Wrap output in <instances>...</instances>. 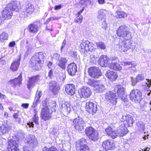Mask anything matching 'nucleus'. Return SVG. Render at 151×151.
<instances>
[{
	"label": "nucleus",
	"mask_w": 151,
	"mask_h": 151,
	"mask_svg": "<svg viewBox=\"0 0 151 151\" xmlns=\"http://www.w3.org/2000/svg\"><path fill=\"white\" fill-rule=\"evenodd\" d=\"M126 29H118L116 32L118 36L123 37L126 41L120 44L122 50L124 52H126L132 46V40L131 33L125 30Z\"/></svg>",
	"instance_id": "f257e3e1"
},
{
	"label": "nucleus",
	"mask_w": 151,
	"mask_h": 151,
	"mask_svg": "<svg viewBox=\"0 0 151 151\" xmlns=\"http://www.w3.org/2000/svg\"><path fill=\"white\" fill-rule=\"evenodd\" d=\"M16 2L14 0H12L6 6L3 10L2 17L4 20H6L11 18L12 15V12H17L19 9Z\"/></svg>",
	"instance_id": "f03ea898"
},
{
	"label": "nucleus",
	"mask_w": 151,
	"mask_h": 151,
	"mask_svg": "<svg viewBox=\"0 0 151 151\" xmlns=\"http://www.w3.org/2000/svg\"><path fill=\"white\" fill-rule=\"evenodd\" d=\"M56 104L54 101H51L48 104L47 106H43L41 112L42 119L45 121L50 119L51 117V114L54 110V107Z\"/></svg>",
	"instance_id": "7ed1b4c3"
},
{
	"label": "nucleus",
	"mask_w": 151,
	"mask_h": 151,
	"mask_svg": "<svg viewBox=\"0 0 151 151\" xmlns=\"http://www.w3.org/2000/svg\"><path fill=\"white\" fill-rule=\"evenodd\" d=\"M18 136H19L18 137L20 139H21L22 140H24L25 143H27L29 147L28 146L24 147V151H32L31 147H34L37 145V139L33 135L29 134L27 135L26 140H24L25 137V135L24 134L21 133ZM19 139L20 140V139Z\"/></svg>",
	"instance_id": "20e7f679"
},
{
	"label": "nucleus",
	"mask_w": 151,
	"mask_h": 151,
	"mask_svg": "<svg viewBox=\"0 0 151 151\" xmlns=\"http://www.w3.org/2000/svg\"><path fill=\"white\" fill-rule=\"evenodd\" d=\"M44 57V54L42 52L36 53L30 60L29 66L34 68L36 70H39L41 66V61L43 59Z\"/></svg>",
	"instance_id": "39448f33"
},
{
	"label": "nucleus",
	"mask_w": 151,
	"mask_h": 151,
	"mask_svg": "<svg viewBox=\"0 0 151 151\" xmlns=\"http://www.w3.org/2000/svg\"><path fill=\"white\" fill-rule=\"evenodd\" d=\"M87 83L90 86L93 87L94 90L97 92H102L106 89L104 85L99 84L95 79H88Z\"/></svg>",
	"instance_id": "423d86ee"
},
{
	"label": "nucleus",
	"mask_w": 151,
	"mask_h": 151,
	"mask_svg": "<svg viewBox=\"0 0 151 151\" xmlns=\"http://www.w3.org/2000/svg\"><path fill=\"white\" fill-rule=\"evenodd\" d=\"M85 133L92 140L95 141L99 139L98 132L92 127H88L85 129Z\"/></svg>",
	"instance_id": "0eeeda50"
},
{
	"label": "nucleus",
	"mask_w": 151,
	"mask_h": 151,
	"mask_svg": "<svg viewBox=\"0 0 151 151\" xmlns=\"http://www.w3.org/2000/svg\"><path fill=\"white\" fill-rule=\"evenodd\" d=\"M142 93L138 89L131 91L129 95V98L131 100L136 103H139L142 99Z\"/></svg>",
	"instance_id": "6e6552de"
},
{
	"label": "nucleus",
	"mask_w": 151,
	"mask_h": 151,
	"mask_svg": "<svg viewBox=\"0 0 151 151\" xmlns=\"http://www.w3.org/2000/svg\"><path fill=\"white\" fill-rule=\"evenodd\" d=\"M106 100L113 105H116L117 103V97L115 93L111 91H108L105 95Z\"/></svg>",
	"instance_id": "1a4fd4ad"
},
{
	"label": "nucleus",
	"mask_w": 151,
	"mask_h": 151,
	"mask_svg": "<svg viewBox=\"0 0 151 151\" xmlns=\"http://www.w3.org/2000/svg\"><path fill=\"white\" fill-rule=\"evenodd\" d=\"M81 51L85 52L88 51H92L95 48V45L92 43L86 40L83 42L81 44Z\"/></svg>",
	"instance_id": "9d476101"
},
{
	"label": "nucleus",
	"mask_w": 151,
	"mask_h": 151,
	"mask_svg": "<svg viewBox=\"0 0 151 151\" xmlns=\"http://www.w3.org/2000/svg\"><path fill=\"white\" fill-rule=\"evenodd\" d=\"M73 123L75 129L78 132H80L83 129L85 122L82 118L78 116L74 119Z\"/></svg>",
	"instance_id": "9b49d317"
},
{
	"label": "nucleus",
	"mask_w": 151,
	"mask_h": 151,
	"mask_svg": "<svg viewBox=\"0 0 151 151\" xmlns=\"http://www.w3.org/2000/svg\"><path fill=\"white\" fill-rule=\"evenodd\" d=\"M88 74L91 77L98 78L101 75V73L100 69L96 67L89 68L88 70Z\"/></svg>",
	"instance_id": "f8f14e48"
},
{
	"label": "nucleus",
	"mask_w": 151,
	"mask_h": 151,
	"mask_svg": "<svg viewBox=\"0 0 151 151\" xmlns=\"http://www.w3.org/2000/svg\"><path fill=\"white\" fill-rule=\"evenodd\" d=\"M42 79V77L39 75L34 76L30 78L28 81V83L27 84L28 88L29 90L36 84L39 82Z\"/></svg>",
	"instance_id": "ddd939ff"
},
{
	"label": "nucleus",
	"mask_w": 151,
	"mask_h": 151,
	"mask_svg": "<svg viewBox=\"0 0 151 151\" xmlns=\"http://www.w3.org/2000/svg\"><path fill=\"white\" fill-rule=\"evenodd\" d=\"M114 90L115 92H117V94L122 100L124 102L127 101V99L126 98V96L124 94V88L122 86L118 85L115 86Z\"/></svg>",
	"instance_id": "4468645a"
},
{
	"label": "nucleus",
	"mask_w": 151,
	"mask_h": 151,
	"mask_svg": "<svg viewBox=\"0 0 151 151\" xmlns=\"http://www.w3.org/2000/svg\"><path fill=\"white\" fill-rule=\"evenodd\" d=\"M86 109L89 114L93 115L96 111L97 108L96 104L93 102L89 101L86 103Z\"/></svg>",
	"instance_id": "2eb2a0df"
},
{
	"label": "nucleus",
	"mask_w": 151,
	"mask_h": 151,
	"mask_svg": "<svg viewBox=\"0 0 151 151\" xmlns=\"http://www.w3.org/2000/svg\"><path fill=\"white\" fill-rule=\"evenodd\" d=\"M35 8L32 3H28L26 6L25 8L22 12V14L24 15V17H29L34 11Z\"/></svg>",
	"instance_id": "dca6fc26"
},
{
	"label": "nucleus",
	"mask_w": 151,
	"mask_h": 151,
	"mask_svg": "<svg viewBox=\"0 0 151 151\" xmlns=\"http://www.w3.org/2000/svg\"><path fill=\"white\" fill-rule=\"evenodd\" d=\"M79 94L81 98H87L91 95V92L90 88L87 87L83 86L79 91Z\"/></svg>",
	"instance_id": "f3484780"
},
{
	"label": "nucleus",
	"mask_w": 151,
	"mask_h": 151,
	"mask_svg": "<svg viewBox=\"0 0 151 151\" xmlns=\"http://www.w3.org/2000/svg\"><path fill=\"white\" fill-rule=\"evenodd\" d=\"M102 146L106 150H113L115 148L114 142L111 140L108 139L104 141L102 144Z\"/></svg>",
	"instance_id": "a211bd4d"
},
{
	"label": "nucleus",
	"mask_w": 151,
	"mask_h": 151,
	"mask_svg": "<svg viewBox=\"0 0 151 151\" xmlns=\"http://www.w3.org/2000/svg\"><path fill=\"white\" fill-rule=\"evenodd\" d=\"M37 109H34V115L32 118V121H29V122L27 123V125L26 126L27 128L28 127L30 128H33L34 127V122L36 124H38L39 117L37 115Z\"/></svg>",
	"instance_id": "6ab92c4d"
},
{
	"label": "nucleus",
	"mask_w": 151,
	"mask_h": 151,
	"mask_svg": "<svg viewBox=\"0 0 151 151\" xmlns=\"http://www.w3.org/2000/svg\"><path fill=\"white\" fill-rule=\"evenodd\" d=\"M122 122L124 123V125L127 126V124L129 127H132L134 122L133 118L132 116L129 115L127 114L126 115H123L121 119Z\"/></svg>",
	"instance_id": "aec40b11"
},
{
	"label": "nucleus",
	"mask_w": 151,
	"mask_h": 151,
	"mask_svg": "<svg viewBox=\"0 0 151 151\" xmlns=\"http://www.w3.org/2000/svg\"><path fill=\"white\" fill-rule=\"evenodd\" d=\"M77 68L76 65L74 63L69 64L67 67V70L68 74L71 76L74 75L76 72Z\"/></svg>",
	"instance_id": "412c9836"
},
{
	"label": "nucleus",
	"mask_w": 151,
	"mask_h": 151,
	"mask_svg": "<svg viewBox=\"0 0 151 151\" xmlns=\"http://www.w3.org/2000/svg\"><path fill=\"white\" fill-rule=\"evenodd\" d=\"M118 59L116 58H114L111 59V63L109 65V68L116 70H121L122 67L118 63Z\"/></svg>",
	"instance_id": "4be33fe9"
},
{
	"label": "nucleus",
	"mask_w": 151,
	"mask_h": 151,
	"mask_svg": "<svg viewBox=\"0 0 151 151\" xmlns=\"http://www.w3.org/2000/svg\"><path fill=\"white\" fill-rule=\"evenodd\" d=\"M22 80V75L21 74H20L18 78L11 80L9 81V82L12 84L14 88H18L21 84Z\"/></svg>",
	"instance_id": "5701e85b"
},
{
	"label": "nucleus",
	"mask_w": 151,
	"mask_h": 151,
	"mask_svg": "<svg viewBox=\"0 0 151 151\" xmlns=\"http://www.w3.org/2000/svg\"><path fill=\"white\" fill-rule=\"evenodd\" d=\"M111 61V60L110 59L108 56L104 55H101L99 59L100 64L102 67L107 66Z\"/></svg>",
	"instance_id": "b1692460"
},
{
	"label": "nucleus",
	"mask_w": 151,
	"mask_h": 151,
	"mask_svg": "<svg viewBox=\"0 0 151 151\" xmlns=\"http://www.w3.org/2000/svg\"><path fill=\"white\" fill-rule=\"evenodd\" d=\"M8 149L9 151H19L17 148L18 144L17 142L13 140H10L8 142Z\"/></svg>",
	"instance_id": "393cba45"
},
{
	"label": "nucleus",
	"mask_w": 151,
	"mask_h": 151,
	"mask_svg": "<svg viewBox=\"0 0 151 151\" xmlns=\"http://www.w3.org/2000/svg\"><path fill=\"white\" fill-rule=\"evenodd\" d=\"M65 91L68 95H73L75 93V89L74 85L73 84H66L65 86Z\"/></svg>",
	"instance_id": "a878e982"
},
{
	"label": "nucleus",
	"mask_w": 151,
	"mask_h": 151,
	"mask_svg": "<svg viewBox=\"0 0 151 151\" xmlns=\"http://www.w3.org/2000/svg\"><path fill=\"white\" fill-rule=\"evenodd\" d=\"M50 89L55 95L58 93L60 89V87L57 86L56 82L52 81L49 84Z\"/></svg>",
	"instance_id": "bb28decb"
},
{
	"label": "nucleus",
	"mask_w": 151,
	"mask_h": 151,
	"mask_svg": "<svg viewBox=\"0 0 151 151\" xmlns=\"http://www.w3.org/2000/svg\"><path fill=\"white\" fill-rule=\"evenodd\" d=\"M107 134L113 139L116 138L117 136V133L116 131L113 130L110 127H108L105 129Z\"/></svg>",
	"instance_id": "cd10ccee"
},
{
	"label": "nucleus",
	"mask_w": 151,
	"mask_h": 151,
	"mask_svg": "<svg viewBox=\"0 0 151 151\" xmlns=\"http://www.w3.org/2000/svg\"><path fill=\"white\" fill-rule=\"evenodd\" d=\"M107 134L113 139L116 138L117 136V133L116 131L113 130L110 127H108L105 129Z\"/></svg>",
	"instance_id": "c85d7f7f"
},
{
	"label": "nucleus",
	"mask_w": 151,
	"mask_h": 151,
	"mask_svg": "<svg viewBox=\"0 0 151 151\" xmlns=\"http://www.w3.org/2000/svg\"><path fill=\"white\" fill-rule=\"evenodd\" d=\"M20 59L21 57L20 56L17 59L14 60L11 64L10 69L12 71H16L17 70L20 64Z\"/></svg>",
	"instance_id": "c756f323"
},
{
	"label": "nucleus",
	"mask_w": 151,
	"mask_h": 151,
	"mask_svg": "<svg viewBox=\"0 0 151 151\" xmlns=\"http://www.w3.org/2000/svg\"><path fill=\"white\" fill-rule=\"evenodd\" d=\"M62 111L65 114L68 115L71 111L69 103L68 102H65L62 105Z\"/></svg>",
	"instance_id": "7c9ffc66"
},
{
	"label": "nucleus",
	"mask_w": 151,
	"mask_h": 151,
	"mask_svg": "<svg viewBox=\"0 0 151 151\" xmlns=\"http://www.w3.org/2000/svg\"><path fill=\"white\" fill-rule=\"evenodd\" d=\"M106 77L111 81H114L116 80L117 76L116 72L113 71H107L106 74Z\"/></svg>",
	"instance_id": "2f4dec72"
},
{
	"label": "nucleus",
	"mask_w": 151,
	"mask_h": 151,
	"mask_svg": "<svg viewBox=\"0 0 151 151\" xmlns=\"http://www.w3.org/2000/svg\"><path fill=\"white\" fill-rule=\"evenodd\" d=\"M106 11L105 10L100 9L98 12L97 18L99 21H104L106 19Z\"/></svg>",
	"instance_id": "473e14b6"
},
{
	"label": "nucleus",
	"mask_w": 151,
	"mask_h": 151,
	"mask_svg": "<svg viewBox=\"0 0 151 151\" xmlns=\"http://www.w3.org/2000/svg\"><path fill=\"white\" fill-rule=\"evenodd\" d=\"M68 61L67 59L65 57H61L57 62L58 65L62 69L65 68V64Z\"/></svg>",
	"instance_id": "72a5a7b5"
},
{
	"label": "nucleus",
	"mask_w": 151,
	"mask_h": 151,
	"mask_svg": "<svg viewBox=\"0 0 151 151\" xmlns=\"http://www.w3.org/2000/svg\"><path fill=\"white\" fill-rule=\"evenodd\" d=\"M116 131L117 135H118L122 137L128 132V130L125 126H122L119 127Z\"/></svg>",
	"instance_id": "f704fd0d"
},
{
	"label": "nucleus",
	"mask_w": 151,
	"mask_h": 151,
	"mask_svg": "<svg viewBox=\"0 0 151 151\" xmlns=\"http://www.w3.org/2000/svg\"><path fill=\"white\" fill-rule=\"evenodd\" d=\"M42 23L39 21H36L30 24L28 26V28H39L41 27Z\"/></svg>",
	"instance_id": "c9c22d12"
},
{
	"label": "nucleus",
	"mask_w": 151,
	"mask_h": 151,
	"mask_svg": "<svg viewBox=\"0 0 151 151\" xmlns=\"http://www.w3.org/2000/svg\"><path fill=\"white\" fill-rule=\"evenodd\" d=\"M79 5L81 6H85L87 7H89L92 5L91 0H82L79 1Z\"/></svg>",
	"instance_id": "e433bc0d"
},
{
	"label": "nucleus",
	"mask_w": 151,
	"mask_h": 151,
	"mask_svg": "<svg viewBox=\"0 0 151 151\" xmlns=\"http://www.w3.org/2000/svg\"><path fill=\"white\" fill-rule=\"evenodd\" d=\"M8 132V128L4 125H2L0 127V134L1 135H5Z\"/></svg>",
	"instance_id": "4c0bfd02"
},
{
	"label": "nucleus",
	"mask_w": 151,
	"mask_h": 151,
	"mask_svg": "<svg viewBox=\"0 0 151 151\" xmlns=\"http://www.w3.org/2000/svg\"><path fill=\"white\" fill-rule=\"evenodd\" d=\"M115 16L117 18H125L127 17V15L125 12L120 11H118L115 13Z\"/></svg>",
	"instance_id": "58836bf2"
},
{
	"label": "nucleus",
	"mask_w": 151,
	"mask_h": 151,
	"mask_svg": "<svg viewBox=\"0 0 151 151\" xmlns=\"http://www.w3.org/2000/svg\"><path fill=\"white\" fill-rule=\"evenodd\" d=\"M8 34L4 32H3L0 35V41L2 42H3L5 40H8Z\"/></svg>",
	"instance_id": "ea45409f"
},
{
	"label": "nucleus",
	"mask_w": 151,
	"mask_h": 151,
	"mask_svg": "<svg viewBox=\"0 0 151 151\" xmlns=\"http://www.w3.org/2000/svg\"><path fill=\"white\" fill-rule=\"evenodd\" d=\"M98 48L101 50H105L106 48V45L104 42L100 41L96 43Z\"/></svg>",
	"instance_id": "a19ab883"
},
{
	"label": "nucleus",
	"mask_w": 151,
	"mask_h": 151,
	"mask_svg": "<svg viewBox=\"0 0 151 151\" xmlns=\"http://www.w3.org/2000/svg\"><path fill=\"white\" fill-rule=\"evenodd\" d=\"M26 48L27 50V51L25 52L24 54V56L25 57L27 56L28 55L31 53L32 50V47L31 45H29L26 46Z\"/></svg>",
	"instance_id": "79ce46f5"
},
{
	"label": "nucleus",
	"mask_w": 151,
	"mask_h": 151,
	"mask_svg": "<svg viewBox=\"0 0 151 151\" xmlns=\"http://www.w3.org/2000/svg\"><path fill=\"white\" fill-rule=\"evenodd\" d=\"M79 151H90L89 147L86 145H80Z\"/></svg>",
	"instance_id": "37998d69"
},
{
	"label": "nucleus",
	"mask_w": 151,
	"mask_h": 151,
	"mask_svg": "<svg viewBox=\"0 0 151 151\" xmlns=\"http://www.w3.org/2000/svg\"><path fill=\"white\" fill-rule=\"evenodd\" d=\"M43 151H58L56 148L53 146L50 148H48L47 147H45L43 148Z\"/></svg>",
	"instance_id": "c03bdc74"
},
{
	"label": "nucleus",
	"mask_w": 151,
	"mask_h": 151,
	"mask_svg": "<svg viewBox=\"0 0 151 151\" xmlns=\"http://www.w3.org/2000/svg\"><path fill=\"white\" fill-rule=\"evenodd\" d=\"M136 66V64L133 63L131 66L128 68V70L130 71L131 73H133L136 71V68L135 67Z\"/></svg>",
	"instance_id": "a18cd8bd"
},
{
	"label": "nucleus",
	"mask_w": 151,
	"mask_h": 151,
	"mask_svg": "<svg viewBox=\"0 0 151 151\" xmlns=\"http://www.w3.org/2000/svg\"><path fill=\"white\" fill-rule=\"evenodd\" d=\"M40 102V100H39L37 98H35L34 101L32 105V108L33 109H36L35 108L37 106L38 103Z\"/></svg>",
	"instance_id": "49530a36"
},
{
	"label": "nucleus",
	"mask_w": 151,
	"mask_h": 151,
	"mask_svg": "<svg viewBox=\"0 0 151 151\" xmlns=\"http://www.w3.org/2000/svg\"><path fill=\"white\" fill-rule=\"evenodd\" d=\"M40 102V100H39L37 98H35L34 101L32 105V108L33 109H36L35 108L37 106L38 103Z\"/></svg>",
	"instance_id": "de8ad7c7"
},
{
	"label": "nucleus",
	"mask_w": 151,
	"mask_h": 151,
	"mask_svg": "<svg viewBox=\"0 0 151 151\" xmlns=\"http://www.w3.org/2000/svg\"><path fill=\"white\" fill-rule=\"evenodd\" d=\"M147 80V82L146 83L145 86L146 87V89L150 90L151 89V80L148 79Z\"/></svg>",
	"instance_id": "09e8293b"
},
{
	"label": "nucleus",
	"mask_w": 151,
	"mask_h": 151,
	"mask_svg": "<svg viewBox=\"0 0 151 151\" xmlns=\"http://www.w3.org/2000/svg\"><path fill=\"white\" fill-rule=\"evenodd\" d=\"M82 18L83 17L81 16L78 15L75 18V21L78 23H80L82 21Z\"/></svg>",
	"instance_id": "8fccbe9b"
},
{
	"label": "nucleus",
	"mask_w": 151,
	"mask_h": 151,
	"mask_svg": "<svg viewBox=\"0 0 151 151\" xmlns=\"http://www.w3.org/2000/svg\"><path fill=\"white\" fill-rule=\"evenodd\" d=\"M136 79L137 81L139 82L143 81L144 79L143 75L142 74H138L136 77Z\"/></svg>",
	"instance_id": "3c124183"
},
{
	"label": "nucleus",
	"mask_w": 151,
	"mask_h": 151,
	"mask_svg": "<svg viewBox=\"0 0 151 151\" xmlns=\"http://www.w3.org/2000/svg\"><path fill=\"white\" fill-rule=\"evenodd\" d=\"M13 117L17 122L19 123L21 121V119L19 117V114L18 113H14L13 114Z\"/></svg>",
	"instance_id": "603ef678"
},
{
	"label": "nucleus",
	"mask_w": 151,
	"mask_h": 151,
	"mask_svg": "<svg viewBox=\"0 0 151 151\" xmlns=\"http://www.w3.org/2000/svg\"><path fill=\"white\" fill-rule=\"evenodd\" d=\"M42 91H37L36 92L35 97V98H37L38 99L40 100V98L42 96Z\"/></svg>",
	"instance_id": "864d4df0"
},
{
	"label": "nucleus",
	"mask_w": 151,
	"mask_h": 151,
	"mask_svg": "<svg viewBox=\"0 0 151 151\" xmlns=\"http://www.w3.org/2000/svg\"><path fill=\"white\" fill-rule=\"evenodd\" d=\"M138 127L139 128L140 130L143 131L145 127L144 124L142 122L138 123L137 124Z\"/></svg>",
	"instance_id": "5fc2aeb1"
},
{
	"label": "nucleus",
	"mask_w": 151,
	"mask_h": 151,
	"mask_svg": "<svg viewBox=\"0 0 151 151\" xmlns=\"http://www.w3.org/2000/svg\"><path fill=\"white\" fill-rule=\"evenodd\" d=\"M131 82L132 83V86H134L136 84V83L137 82V80L136 78H133L131 77Z\"/></svg>",
	"instance_id": "6e6d98bb"
},
{
	"label": "nucleus",
	"mask_w": 151,
	"mask_h": 151,
	"mask_svg": "<svg viewBox=\"0 0 151 151\" xmlns=\"http://www.w3.org/2000/svg\"><path fill=\"white\" fill-rule=\"evenodd\" d=\"M53 58L58 61L60 58V55L58 53H55L53 55Z\"/></svg>",
	"instance_id": "4d7b16f0"
},
{
	"label": "nucleus",
	"mask_w": 151,
	"mask_h": 151,
	"mask_svg": "<svg viewBox=\"0 0 151 151\" xmlns=\"http://www.w3.org/2000/svg\"><path fill=\"white\" fill-rule=\"evenodd\" d=\"M133 63L132 62H124L122 63V65L126 66L127 65H132Z\"/></svg>",
	"instance_id": "13d9d810"
},
{
	"label": "nucleus",
	"mask_w": 151,
	"mask_h": 151,
	"mask_svg": "<svg viewBox=\"0 0 151 151\" xmlns=\"http://www.w3.org/2000/svg\"><path fill=\"white\" fill-rule=\"evenodd\" d=\"M70 55L75 58H76V57H77V52H74V51H71L70 52Z\"/></svg>",
	"instance_id": "bf43d9fd"
},
{
	"label": "nucleus",
	"mask_w": 151,
	"mask_h": 151,
	"mask_svg": "<svg viewBox=\"0 0 151 151\" xmlns=\"http://www.w3.org/2000/svg\"><path fill=\"white\" fill-rule=\"evenodd\" d=\"M53 76V71L52 69L50 70L48 72V77L50 78H51Z\"/></svg>",
	"instance_id": "052dcab7"
},
{
	"label": "nucleus",
	"mask_w": 151,
	"mask_h": 151,
	"mask_svg": "<svg viewBox=\"0 0 151 151\" xmlns=\"http://www.w3.org/2000/svg\"><path fill=\"white\" fill-rule=\"evenodd\" d=\"M51 21L58 20L61 18V17L54 16L52 17H50Z\"/></svg>",
	"instance_id": "680f3d73"
},
{
	"label": "nucleus",
	"mask_w": 151,
	"mask_h": 151,
	"mask_svg": "<svg viewBox=\"0 0 151 151\" xmlns=\"http://www.w3.org/2000/svg\"><path fill=\"white\" fill-rule=\"evenodd\" d=\"M66 43V42L65 40V39L63 41L62 43V44L61 46V47L60 49H61V52L62 51V50H63L64 47Z\"/></svg>",
	"instance_id": "e2e57ef3"
},
{
	"label": "nucleus",
	"mask_w": 151,
	"mask_h": 151,
	"mask_svg": "<svg viewBox=\"0 0 151 151\" xmlns=\"http://www.w3.org/2000/svg\"><path fill=\"white\" fill-rule=\"evenodd\" d=\"M29 106V104L28 103H23L21 105V106L25 109L27 108Z\"/></svg>",
	"instance_id": "0e129e2a"
},
{
	"label": "nucleus",
	"mask_w": 151,
	"mask_h": 151,
	"mask_svg": "<svg viewBox=\"0 0 151 151\" xmlns=\"http://www.w3.org/2000/svg\"><path fill=\"white\" fill-rule=\"evenodd\" d=\"M62 7V6L61 5H55L54 7V9L55 10H58L60 9Z\"/></svg>",
	"instance_id": "69168bd1"
},
{
	"label": "nucleus",
	"mask_w": 151,
	"mask_h": 151,
	"mask_svg": "<svg viewBox=\"0 0 151 151\" xmlns=\"http://www.w3.org/2000/svg\"><path fill=\"white\" fill-rule=\"evenodd\" d=\"M15 45V43L14 41H12L10 42L9 44V47H14Z\"/></svg>",
	"instance_id": "338daca9"
},
{
	"label": "nucleus",
	"mask_w": 151,
	"mask_h": 151,
	"mask_svg": "<svg viewBox=\"0 0 151 151\" xmlns=\"http://www.w3.org/2000/svg\"><path fill=\"white\" fill-rule=\"evenodd\" d=\"M29 31L33 33L36 32L37 31V29H28Z\"/></svg>",
	"instance_id": "774afa93"
}]
</instances>
